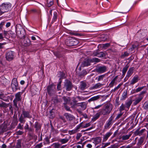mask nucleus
<instances>
[{
  "label": "nucleus",
  "instance_id": "2",
  "mask_svg": "<svg viewBox=\"0 0 148 148\" xmlns=\"http://www.w3.org/2000/svg\"><path fill=\"white\" fill-rule=\"evenodd\" d=\"M32 117V116L29 111L23 110L19 117V121L21 123L24 124L26 121L25 118L31 119Z\"/></svg>",
  "mask_w": 148,
  "mask_h": 148
},
{
  "label": "nucleus",
  "instance_id": "61",
  "mask_svg": "<svg viewBox=\"0 0 148 148\" xmlns=\"http://www.w3.org/2000/svg\"><path fill=\"white\" fill-rule=\"evenodd\" d=\"M23 133V132L21 131L20 130L16 132V134L17 135H22Z\"/></svg>",
  "mask_w": 148,
  "mask_h": 148
},
{
  "label": "nucleus",
  "instance_id": "28",
  "mask_svg": "<svg viewBox=\"0 0 148 148\" xmlns=\"http://www.w3.org/2000/svg\"><path fill=\"white\" fill-rule=\"evenodd\" d=\"M58 18V14L55 11L53 13V16L52 21V22L54 23L56 21Z\"/></svg>",
  "mask_w": 148,
  "mask_h": 148
},
{
  "label": "nucleus",
  "instance_id": "40",
  "mask_svg": "<svg viewBox=\"0 0 148 148\" xmlns=\"http://www.w3.org/2000/svg\"><path fill=\"white\" fill-rule=\"evenodd\" d=\"M105 56V54L103 51H101L98 53V55L97 57H102Z\"/></svg>",
  "mask_w": 148,
  "mask_h": 148
},
{
  "label": "nucleus",
  "instance_id": "64",
  "mask_svg": "<svg viewBox=\"0 0 148 148\" xmlns=\"http://www.w3.org/2000/svg\"><path fill=\"white\" fill-rule=\"evenodd\" d=\"M131 147V146L130 145H128L127 146H122L120 148H130Z\"/></svg>",
  "mask_w": 148,
  "mask_h": 148
},
{
  "label": "nucleus",
  "instance_id": "15",
  "mask_svg": "<svg viewBox=\"0 0 148 148\" xmlns=\"http://www.w3.org/2000/svg\"><path fill=\"white\" fill-rule=\"evenodd\" d=\"M134 70L133 67L130 68L128 71L127 72L126 76L125 78V79H128L130 77L133 73V71Z\"/></svg>",
  "mask_w": 148,
  "mask_h": 148
},
{
  "label": "nucleus",
  "instance_id": "27",
  "mask_svg": "<svg viewBox=\"0 0 148 148\" xmlns=\"http://www.w3.org/2000/svg\"><path fill=\"white\" fill-rule=\"evenodd\" d=\"M100 98V96L97 95L92 97L90 99L88 100V101L89 102H90L92 101H96L99 99Z\"/></svg>",
  "mask_w": 148,
  "mask_h": 148
},
{
  "label": "nucleus",
  "instance_id": "48",
  "mask_svg": "<svg viewBox=\"0 0 148 148\" xmlns=\"http://www.w3.org/2000/svg\"><path fill=\"white\" fill-rule=\"evenodd\" d=\"M21 123L18 124V125L17 126V128L20 129L21 130H23V124L22 125Z\"/></svg>",
  "mask_w": 148,
  "mask_h": 148
},
{
  "label": "nucleus",
  "instance_id": "44",
  "mask_svg": "<svg viewBox=\"0 0 148 148\" xmlns=\"http://www.w3.org/2000/svg\"><path fill=\"white\" fill-rule=\"evenodd\" d=\"M91 62H98L100 61V59H99L96 58H93L92 59H90Z\"/></svg>",
  "mask_w": 148,
  "mask_h": 148
},
{
  "label": "nucleus",
  "instance_id": "16",
  "mask_svg": "<svg viewBox=\"0 0 148 148\" xmlns=\"http://www.w3.org/2000/svg\"><path fill=\"white\" fill-rule=\"evenodd\" d=\"M118 76H116L112 80L109 85V87L112 88L114 86V85L116 84L117 82V79L118 78Z\"/></svg>",
  "mask_w": 148,
  "mask_h": 148
},
{
  "label": "nucleus",
  "instance_id": "26",
  "mask_svg": "<svg viewBox=\"0 0 148 148\" xmlns=\"http://www.w3.org/2000/svg\"><path fill=\"white\" fill-rule=\"evenodd\" d=\"M145 130V129H143L140 131L139 129H138L135 132V133L137 135L140 136L144 132Z\"/></svg>",
  "mask_w": 148,
  "mask_h": 148
},
{
  "label": "nucleus",
  "instance_id": "45",
  "mask_svg": "<svg viewBox=\"0 0 148 148\" xmlns=\"http://www.w3.org/2000/svg\"><path fill=\"white\" fill-rule=\"evenodd\" d=\"M103 85L100 83H99L96 84L94 86V88H100Z\"/></svg>",
  "mask_w": 148,
  "mask_h": 148
},
{
  "label": "nucleus",
  "instance_id": "35",
  "mask_svg": "<svg viewBox=\"0 0 148 148\" xmlns=\"http://www.w3.org/2000/svg\"><path fill=\"white\" fill-rule=\"evenodd\" d=\"M102 115L101 112L97 113L94 116L93 119L96 120L100 116V115Z\"/></svg>",
  "mask_w": 148,
  "mask_h": 148
},
{
  "label": "nucleus",
  "instance_id": "54",
  "mask_svg": "<svg viewBox=\"0 0 148 148\" xmlns=\"http://www.w3.org/2000/svg\"><path fill=\"white\" fill-rule=\"evenodd\" d=\"M42 143H40L36 145L35 146L36 148H41L42 146Z\"/></svg>",
  "mask_w": 148,
  "mask_h": 148
},
{
  "label": "nucleus",
  "instance_id": "47",
  "mask_svg": "<svg viewBox=\"0 0 148 148\" xmlns=\"http://www.w3.org/2000/svg\"><path fill=\"white\" fill-rule=\"evenodd\" d=\"M77 132V131L75 129L71 130H69V133L70 135H72L75 134Z\"/></svg>",
  "mask_w": 148,
  "mask_h": 148
},
{
  "label": "nucleus",
  "instance_id": "31",
  "mask_svg": "<svg viewBox=\"0 0 148 148\" xmlns=\"http://www.w3.org/2000/svg\"><path fill=\"white\" fill-rule=\"evenodd\" d=\"M129 67V66L127 65L123 68L122 70V75H125L126 73L127 70L128 69Z\"/></svg>",
  "mask_w": 148,
  "mask_h": 148
},
{
  "label": "nucleus",
  "instance_id": "3",
  "mask_svg": "<svg viewBox=\"0 0 148 148\" xmlns=\"http://www.w3.org/2000/svg\"><path fill=\"white\" fill-rule=\"evenodd\" d=\"M12 4L9 2L3 3L0 5V12L1 14L10 10L11 9Z\"/></svg>",
  "mask_w": 148,
  "mask_h": 148
},
{
  "label": "nucleus",
  "instance_id": "10",
  "mask_svg": "<svg viewBox=\"0 0 148 148\" xmlns=\"http://www.w3.org/2000/svg\"><path fill=\"white\" fill-rule=\"evenodd\" d=\"M64 87L67 91H70L73 87L71 82L68 80L65 81L64 82Z\"/></svg>",
  "mask_w": 148,
  "mask_h": 148
},
{
  "label": "nucleus",
  "instance_id": "29",
  "mask_svg": "<svg viewBox=\"0 0 148 148\" xmlns=\"http://www.w3.org/2000/svg\"><path fill=\"white\" fill-rule=\"evenodd\" d=\"M79 104L78 106L81 107L82 109L84 110L86 108V103L84 102H82L81 103H78Z\"/></svg>",
  "mask_w": 148,
  "mask_h": 148
},
{
  "label": "nucleus",
  "instance_id": "57",
  "mask_svg": "<svg viewBox=\"0 0 148 148\" xmlns=\"http://www.w3.org/2000/svg\"><path fill=\"white\" fill-rule=\"evenodd\" d=\"M144 86H143L142 87H138V88H137L136 90V92H138L140 91L141 90H142L144 88Z\"/></svg>",
  "mask_w": 148,
  "mask_h": 148
},
{
  "label": "nucleus",
  "instance_id": "17",
  "mask_svg": "<svg viewBox=\"0 0 148 148\" xmlns=\"http://www.w3.org/2000/svg\"><path fill=\"white\" fill-rule=\"evenodd\" d=\"M91 62L90 59L86 60L82 63V66L83 67L88 66L90 65V63Z\"/></svg>",
  "mask_w": 148,
  "mask_h": 148
},
{
  "label": "nucleus",
  "instance_id": "20",
  "mask_svg": "<svg viewBox=\"0 0 148 148\" xmlns=\"http://www.w3.org/2000/svg\"><path fill=\"white\" fill-rule=\"evenodd\" d=\"M66 119L69 121H71L74 119V116L70 114L66 113L64 114Z\"/></svg>",
  "mask_w": 148,
  "mask_h": 148
},
{
  "label": "nucleus",
  "instance_id": "51",
  "mask_svg": "<svg viewBox=\"0 0 148 148\" xmlns=\"http://www.w3.org/2000/svg\"><path fill=\"white\" fill-rule=\"evenodd\" d=\"M123 113H121V112L119 114H117V116H116V118H115V119L117 120L119 119V118H120L121 116L123 114Z\"/></svg>",
  "mask_w": 148,
  "mask_h": 148
},
{
  "label": "nucleus",
  "instance_id": "49",
  "mask_svg": "<svg viewBox=\"0 0 148 148\" xmlns=\"http://www.w3.org/2000/svg\"><path fill=\"white\" fill-rule=\"evenodd\" d=\"M129 55V53L127 52H125L124 53L122 54L121 55V57L122 58H124L128 56Z\"/></svg>",
  "mask_w": 148,
  "mask_h": 148
},
{
  "label": "nucleus",
  "instance_id": "22",
  "mask_svg": "<svg viewBox=\"0 0 148 148\" xmlns=\"http://www.w3.org/2000/svg\"><path fill=\"white\" fill-rule=\"evenodd\" d=\"M94 143L96 145H97L100 143L101 141V138L100 137H97L93 138Z\"/></svg>",
  "mask_w": 148,
  "mask_h": 148
},
{
  "label": "nucleus",
  "instance_id": "37",
  "mask_svg": "<svg viewBox=\"0 0 148 148\" xmlns=\"http://www.w3.org/2000/svg\"><path fill=\"white\" fill-rule=\"evenodd\" d=\"M87 74V71L85 70H83L82 72L79 73L78 76L79 77L83 76Z\"/></svg>",
  "mask_w": 148,
  "mask_h": 148
},
{
  "label": "nucleus",
  "instance_id": "19",
  "mask_svg": "<svg viewBox=\"0 0 148 148\" xmlns=\"http://www.w3.org/2000/svg\"><path fill=\"white\" fill-rule=\"evenodd\" d=\"M138 80V77L137 75H135L133 77L132 79L130 84L131 85H133L136 83L137 82Z\"/></svg>",
  "mask_w": 148,
  "mask_h": 148
},
{
  "label": "nucleus",
  "instance_id": "59",
  "mask_svg": "<svg viewBox=\"0 0 148 148\" xmlns=\"http://www.w3.org/2000/svg\"><path fill=\"white\" fill-rule=\"evenodd\" d=\"M35 128H36V130L38 131L40 128V127L38 123L36 124L35 125Z\"/></svg>",
  "mask_w": 148,
  "mask_h": 148
},
{
  "label": "nucleus",
  "instance_id": "58",
  "mask_svg": "<svg viewBox=\"0 0 148 148\" xmlns=\"http://www.w3.org/2000/svg\"><path fill=\"white\" fill-rule=\"evenodd\" d=\"M144 109L148 111V103H146L144 104Z\"/></svg>",
  "mask_w": 148,
  "mask_h": 148
},
{
  "label": "nucleus",
  "instance_id": "42",
  "mask_svg": "<svg viewBox=\"0 0 148 148\" xmlns=\"http://www.w3.org/2000/svg\"><path fill=\"white\" fill-rule=\"evenodd\" d=\"M105 77V75H99L98 76V81H100L101 80H102L103 78Z\"/></svg>",
  "mask_w": 148,
  "mask_h": 148
},
{
  "label": "nucleus",
  "instance_id": "60",
  "mask_svg": "<svg viewBox=\"0 0 148 148\" xmlns=\"http://www.w3.org/2000/svg\"><path fill=\"white\" fill-rule=\"evenodd\" d=\"M110 46V43H106L103 44V47L105 48L106 47H108Z\"/></svg>",
  "mask_w": 148,
  "mask_h": 148
},
{
  "label": "nucleus",
  "instance_id": "4",
  "mask_svg": "<svg viewBox=\"0 0 148 148\" xmlns=\"http://www.w3.org/2000/svg\"><path fill=\"white\" fill-rule=\"evenodd\" d=\"M16 34L20 37H25V29L20 25L16 26Z\"/></svg>",
  "mask_w": 148,
  "mask_h": 148
},
{
  "label": "nucleus",
  "instance_id": "46",
  "mask_svg": "<svg viewBox=\"0 0 148 148\" xmlns=\"http://www.w3.org/2000/svg\"><path fill=\"white\" fill-rule=\"evenodd\" d=\"M125 107V106L123 103L121 104L119 108V110L121 112L124 110Z\"/></svg>",
  "mask_w": 148,
  "mask_h": 148
},
{
  "label": "nucleus",
  "instance_id": "41",
  "mask_svg": "<svg viewBox=\"0 0 148 148\" xmlns=\"http://www.w3.org/2000/svg\"><path fill=\"white\" fill-rule=\"evenodd\" d=\"M122 84H119L117 86L115 87L112 90V92H115L117 90L121 87Z\"/></svg>",
  "mask_w": 148,
  "mask_h": 148
},
{
  "label": "nucleus",
  "instance_id": "24",
  "mask_svg": "<svg viewBox=\"0 0 148 148\" xmlns=\"http://www.w3.org/2000/svg\"><path fill=\"white\" fill-rule=\"evenodd\" d=\"M127 97V91L125 90L123 93L121 97V100H124L126 99Z\"/></svg>",
  "mask_w": 148,
  "mask_h": 148
},
{
  "label": "nucleus",
  "instance_id": "12",
  "mask_svg": "<svg viewBox=\"0 0 148 148\" xmlns=\"http://www.w3.org/2000/svg\"><path fill=\"white\" fill-rule=\"evenodd\" d=\"M15 55V53L14 51H10L6 54V58L7 60L9 61L13 59Z\"/></svg>",
  "mask_w": 148,
  "mask_h": 148
},
{
  "label": "nucleus",
  "instance_id": "50",
  "mask_svg": "<svg viewBox=\"0 0 148 148\" xmlns=\"http://www.w3.org/2000/svg\"><path fill=\"white\" fill-rule=\"evenodd\" d=\"M52 101H53L54 103H56L59 102L58 100L57 97H55L52 99Z\"/></svg>",
  "mask_w": 148,
  "mask_h": 148
},
{
  "label": "nucleus",
  "instance_id": "5",
  "mask_svg": "<svg viewBox=\"0 0 148 148\" xmlns=\"http://www.w3.org/2000/svg\"><path fill=\"white\" fill-rule=\"evenodd\" d=\"M79 43L78 40L74 38L69 37L65 41L66 45L69 47L77 45Z\"/></svg>",
  "mask_w": 148,
  "mask_h": 148
},
{
  "label": "nucleus",
  "instance_id": "63",
  "mask_svg": "<svg viewBox=\"0 0 148 148\" xmlns=\"http://www.w3.org/2000/svg\"><path fill=\"white\" fill-rule=\"evenodd\" d=\"M138 47L137 45H133L132 46V47L130 48L131 50V51H133V49L136 48H137Z\"/></svg>",
  "mask_w": 148,
  "mask_h": 148
},
{
  "label": "nucleus",
  "instance_id": "11",
  "mask_svg": "<svg viewBox=\"0 0 148 148\" xmlns=\"http://www.w3.org/2000/svg\"><path fill=\"white\" fill-rule=\"evenodd\" d=\"M47 90L48 94L51 96L56 92L55 86L52 85H49L48 87Z\"/></svg>",
  "mask_w": 148,
  "mask_h": 148
},
{
  "label": "nucleus",
  "instance_id": "43",
  "mask_svg": "<svg viewBox=\"0 0 148 148\" xmlns=\"http://www.w3.org/2000/svg\"><path fill=\"white\" fill-rule=\"evenodd\" d=\"M82 127V122L78 125L75 128V129L76 130L77 132L78 131V130L79 128Z\"/></svg>",
  "mask_w": 148,
  "mask_h": 148
},
{
  "label": "nucleus",
  "instance_id": "25",
  "mask_svg": "<svg viewBox=\"0 0 148 148\" xmlns=\"http://www.w3.org/2000/svg\"><path fill=\"white\" fill-rule=\"evenodd\" d=\"M63 99L64 102L63 103L64 105H66L68 103H69L71 100V99L68 97H63Z\"/></svg>",
  "mask_w": 148,
  "mask_h": 148
},
{
  "label": "nucleus",
  "instance_id": "7",
  "mask_svg": "<svg viewBox=\"0 0 148 148\" xmlns=\"http://www.w3.org/2000/svg\"><path fill=\"white\" fill-rule=\"evenodd\" d=\"M22 94V92H19L17 93L15 95V98L13 100V102L14 106H15L16 108L17 107V102L21 100V96Z\"/></svg>",
  "mask_w": 148,
  "mask_h": 148
},
{
  "label": "nucleus",
  "instance_id": "32",
  "mask_svg": "<svg viewBox=\"0 0 148 148\" xmlns=\"http://www.w3.org/2000/svg\"><path fill=\"white\" fill-rule=\"evenodd\" d=\"M21 140H18L15 146V148H21Z\"/></svg>",
  "mask_w": 148,
  "mask_h": 148
},
{
  "label": "nucleus",
  "instance_id": "55",
  "mask_svg": "<svg viewBox=\"0 0 148 148\" xmlns=\"http://www.w3.org/2000/svg\"><path fill=\"white\" fill-rule=\"evenodd\" d=\"M45 140L46 143H44V144H48V143H49V138L47 136L46 137V138H45Z\"/></svg>",
  "mask_w": 148,
  "mask_h": 148
},
{
  "label": "nucleus",
  "instance_id": "53",
  "mask_svg": "<svg viewBox=\"0 0 148 148\" xmlns=\"http://www.w3.org/2000/svg\"><path fill=\"white\" fill-rule=\"evenodd\" d=\"M99 51H98L96 50L94 51L92 54V55L93 56H97L98 55Z\"/></svg>",
  "mask_w": 148,
  "mask_h": 148
},
{
  "label": "nucleus",
  "instance_id": "18",
  "mask_svg": "<svg viewBox=\"0 0 148 148\" xmlns=\"http://www.w3.org/2000/svg\"><path fill=\"white\" fill-rule=\"evenodd\" d=\"M80 88V89L82 90H84L85 89L87 88V85L86 83L83 81L81 82Z\"/></svg>",
  "mask_w": 148,
  "mask_h": 148
},
{
  "label": "nucleus",
  "instance_id": "52",
  "mask_svg": "<svg viewBox=\"0 0 148 148\" xmlns=\"http://www.w3.org/2000/svg\"><path fill=\"white\" fill-rule=\"evenodd\" d=\"M7 105L6 103L4 102H2L1 103L0 102V107H6Z\"/></svg>",
  "mask_w": 148,
  "mask_h": 148
},
{
  "label": "nucleus",
  "instance_id": "30",
  "mask_svg": "<svg viewBox=\"0 0 148 148\" xmlns=\"http://www.w3.org/2000/svg\"><path fill=\"white\" fill-rule=\"evenodd\" d=\"M132 103V101L131 100L126 101L125 102V107L127 108L128 109H129Z\"/></svg>",
  "mask_w": 148,
  "mask_h": 148
},
{
  "label": "nucleus",
  "instance_id": "34",
  "mask_svg": "<svg viewBox=\"0 0 148 148\" xmlns=\"http://www.w3.org/2000/svg\"><path fill=\"white\" fill-rule=\"evenodd\" d=\"M24 129L25 130H27L29 132H32L33 130V129L32 128L29 127V125L27 123H26L24 127Z\"/></svg>",
  "mask_w": 148,
  "mask_h": 148
},
{
  "label": "nucleus",
  "instance_id": "36",
  "mask_svg": "<svg viewBox=\"0 0 148 148\" xmlns=\"http://www.w3.org/2000/svg\"><path fill=\"white\" fill-rule=\"evenodd\" d=\"M53 4V0H47V5L48 7H50Z\"/></svg>",
  "mask_w": 148,
  "mask_h": 148
},
{
  "label": "nucleus",
  "instance_id": "23",
  "mask_svg": "<svg viewBox=\"0 0 148 148\" xmlns=\"http://www.w3.org/2000/svg\"><path fill=\"white\" fill-rule=\"evenodd\" d=\"M112 133L111 132H108L104 135L103 137V141H106L108 138L111 135Z\"/></svg>",
  "mask_w": 148,
  "mask_h": 148
},
{
  "label": "nucleus",
  "instance_id": "21",
  "mask_svg": "<svg viewBox=\"0 0 148 148\" xmlns=\"http://www.w3.org/2000/svg\"><path fill=\"white\" fill-rule=\"evenodd\" d=\"M85 100V99L84 97L78 96L76 97L75 99H74L73 100V101L74 103L75 104L77 101H83Z\"/></svg>",
  "mask_w": 148,
  "mask_h": 148
},
{
  "label": "nucleus",
  "instance_id": "33",
  "mask_svg": "<svg viewBox=\"0 0 148 148\" xmlns=\"http://www.w3.org/2000/svg\"><path fill=\"white\" fill-rule=\"evenodd\" d=\"M131 134H127L123 135L122 136V139L123 140H126L128 139L131 136Z\"/></svg>",
  "mask_w": 148,
  "mask_h": 148
},
{
  "label": "nucleus",
  "instance_id": "38",
  "mask_svg": "<svg viewBox=\"0 0 148 148\" xmlns=\"http://www.w3.org/2000/svg\"><path fill=\"white\" fill-rule=\"evenodd\" d=\"M69 140V139L67 138L62 139L60 140V142L62 144H65L67 143Z\"/></svg>",
  "mask_w": 148,
  "mask_h": 148
},
{
  "label": "nucleus",
  "instance_id": "8",
  "mask_svg": "<svg viewBox=\"0 0 148 148\" xmlns=\"http://www.w3.org/2000/svg\"><path fill=\"white\" fill-rule=\"evenodd\" d=\"M11 87L14 92L16 91V90L19 89L18 83L16 78H14L12 79L11 84Z\"/></svg>",
  "mask_w": 148,
  "mask_h": 148
},
{
  "label": "nucleus",
  "instance_id": "39",
  "mask_svg": "<svg viewBox=\"0 0 148 148\" xmlns=\"http://www.w3.org/2000/svg\"><path fill=\"white\" fill-rule=\"evenodd\" d=\"M142 99V98L141 97H139L136 99L134 102V105H136Z\"/></svg>",
  "mask_w": 148,
  "mask_h": 148
},
{
  "label": "nucleus",
  "instance_id": "9",
  "mask_svg": "<svg viewBox=\"0 0 148 148\" xmlns=\"http://www.w3.org/2000/svg\"><path fill=\"white\" fill-rule=\"evenodd\" d=\"M21 42L22 44L25 47L29 46L31 45V42L28 37H23Z\"/></svg>",
  "mask_w": 148,
  "mask_h": 148
},
{
  "label": "nucleus",
  "instance_id": "62",
  "mask_svg": "<svg viewBox=\"0 0 148 148\" xmlns=\"http://www.w3.org/2000/svg\"><path fill=\"white\" fill-rule=\"evenodd\" d=\"M54 145L55 148H59L60 146V145L58 143H55Z\"/></svg>",
  "mask_w": 148,
  "mask_h": 148
},
{
  "label": "nucleus",
  "instance_id": "6",
  "mask_svg": "<svg viewBox=\"0 0 148 148\" xmlns=\"http://www.w3.org/2000/svg\"><path fill=\"white\" fill-rule=\"evenodd\" d=\"M114 118V116L113 114L110 116L104 125V127L105 129H108L111 127L115 122Z\"/></svg>",
  "mask_w": 148,
  "mask_h": 148
},
{
  "label": "nucleus",
  "instance_id": "1",
  "mask_svg": "<svg viewBox=\"0 0 148 148\" xmlns=\"http://www.w3.org/2000/svg\"><path fill=\"white\" fill-rule=\"evenodd\" d=\"M113 106L112 104L108 103L105 104L100 111L102 115L105 116L109 114L112 111Z\"/></svg>",
  "mask_w": 148,
  "mask_h": 148
},
{
  "label": "nucleus",
  "instance_id": "13",
  "mask_svg": "<svg viewBox=\"0 0 148 148\" xmlns=\"http://www.w3.org/2000/svg\"><path fill=\"white\" fill-rule=\"evenodd\" d=\"M107 67L105 66H99L96 69V71L100 74L103 73L106 71Z\"/></svg>",
  "mask_w": 148,
  "mask_h": 148
},
{
  "label": "nucleus",
  "instance_id": "56",
  "mask_svg": "<svg viewBox=\"0 0 148 148\" xmlns=\"http://www.w3.org/2000/svg\"><path fill=\"white\" fill-rule=\"evenodd\" d=\"M90 125V123H88L86 124L85 125H82V128H86L89 126Z\"/></svg>",
  "mask_w": 148,
  "mask_h": 148
},
{
  "label": "nucleus",
  "instance_id": "14",
  "mask_svg": "<svg viewBox=\"0 0 148 148\" xmlns=\"http://www.w3.org/2000/svg\"><path fill=\"white\" fill-rule=\"evenodd\" d=\"M146 32L145 30H141L138 31L136 35L139 39H142L146 35Z\"/></svg>",
  "mask_w": 148,
  "mask_h": 148
}]
</instances>
